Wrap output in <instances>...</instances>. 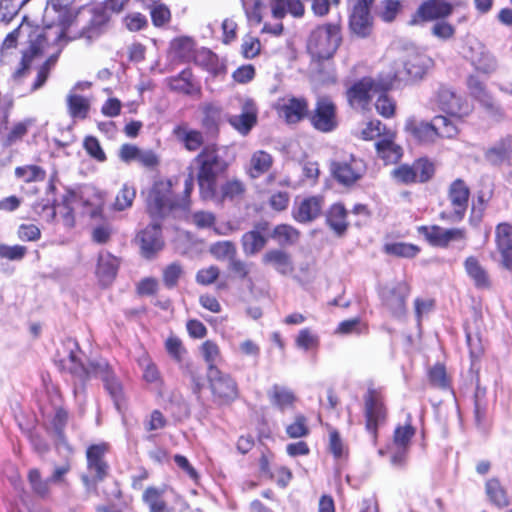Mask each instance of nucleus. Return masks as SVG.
<instances>
[{
    "label": "nucleus",
    "mask_w": 512,
    "mask_h": 512,
    "mask_svg": "<svg viewBox=\"0 0 512 512\" xmlns=\"http://www.w3.org/2000/svg\"><path fill=\"white\" fill-rule=\"evenodd\" d=\"M119 268V260L107 251H102L98 256L96 275L103 285H109L116 277Z\"/></svg>",
    "instance_id": "26"
},
{
    "label": "nucleus",
    "mask_w": 512,
    "mask_h": 512,
    "mask_svg": "<svg viewBox=\"0 0 512 512\" xmlns=\"http://www.w3.org/2000/svg\"><path fill=\"white\" fill-rule=\"evenodd\" d=\"M168 84L171 90L184 94H191L194 90L190 70H183L177 76L171 77L168 80Z\"/></svg>",
    "instance_id": "39"
},
{
    "label": "nucleus",
    "mask_w": 512,
    "mask_h": 512,
    "mask_svg": "<svg viewBox=\"0 0 512 512\" xmlns=\"http://www.w3.org/2000/svg\"><path fill=\"white\" fill-rule=\"evenodd\" d=\"M435 173L434 163L421 158L412 165L403 164L391 171L392 178L403 184L424 183L429 181Z\"/></svg>",
    "instance_id": "10"
},
{
    "label": "nucleus",
    "mask_w": 512,
    "mask_h": 512,
    "mask_svg": "<svg viewBox=\"0 0 512 512\" xmlns=\"http://www.w3.org/2000/svg\"><path fill=\"white\" fill-rule=\"evenodd\" d=\"M108 450V445L105 443L94 444L87 448V469L90 473L96 474V480H103L109 470V465L104 457Z\"/></svg>",
    "instance_id": "21"
},
{
    "label": "nucleus",
    "mask_w": 512,
    "mask_h": 512,
    "mask_svg": "<svg viewBox=\"0 0 512 512\" xmlns=\"http://www.w3.org/2000/svg\"><path fill=\"white\" fill-rule=\"evenodd\" d=\"M199 171L197 181L201 192H214L217 176L226 168L214 145L206 146L197 157Z\"/></svg>",
    "instance_id": "7"
},
{
    "label": "nucleus",
    "mask_w": 512,
    "mask_h": 512,
    "mask_svg": "<svg viewBox=\"0 0 512 512\" xmlns=\"http://www.w3.org/2000/svg\"><path fill=\"white\" fill-rule=\"evenodd\" d=\"M384 250L387 254L406 258L415 257L420 252L418 246L404 242L388 243Z\"/></svg>",
    "instance_id": "45"
},
{
    "label": "nucleus",
    "mask_w": 512,
    "mask_h": 512,
    "mask_svg": "<svg viewBox=\"0 0 512 512\" xmlns=\"http://www.w3.org/2000/svg\"><path fill=\"white\" fill-rule=\"evenodd\" d=\"M102 199L101 194H92L89 199L80 197L79 194H68L64 198L62 205L58 204L50 208L52 215L60 214L63 218V223L67 227L74 226V211L81 209V213L88 215L91 218H96L102 212Z\"/></svg>",
    "instance_id": "5"
},
{
    "label": "nucleus",
    "mask_w": 512,
    "mask_h": 512,
    "mask_svg": "<svg viewBox=\"0 0 512 512\" xmlns=\"http://www.w3.org/2000/svg\"><path fill=\"white\" fill-rule=\"evenodd\" d=\"M445 228L433 226H421L419 233L422 234L426 240L433 246L442 247Z\"/></svg>",
    "instance_id": "52"
},
{
    "label": "nucleus",
    "mask_w": 512,
    "mask_h": 512,
    "mask_svg": "<svg viewBox=\"0 0 512 512\" xmlns=\"http://www.w3.org/2000/svg\"><path fill=\"white\" fill-rule=\"evenodd\" d=\"M34 124L33 119H26L24 121L16 123L7 134L4 145L11 146L17 141L21 140L28 131V128Z\"/></svg>",
    "instance_id": "50"
},
{
    "label": "nucleus",
    "mask_w": 512,
    "mask_h": 512,
    "mask_svg": "<svg viewBox=\"0 0 512 512\" xmlns=\"http://www.w3.org/2000/svg\"><path fill=\"white\" fill-rule=\"evenodd\" d=\"M453 12V5L447 0H428L420 5L417 16L423 21L444 20Z\"/></svg>",
    "instance_id": "22"
},
{
    "label": "nucleus",
    "mask_w": 512,
    "mask_h": 512,
    "mask_svg": "<svg viewBox=\"0 0 512 512\" xmlns=\"http://www.w3.org/2000/svg\"><path fill=\"white\" fill-rule=\"evenodd\" d=\"M271 15L276 20H282L287 14L295 18H302L305 6L301 0H270Z\"/></svg>",
    "instance_id": "24"
},
{
    "label": "nucleus",
    "mask_w": 512,
    "mask_h": 512,
    "mask_svg": "<svg viewBox=\"0 0 512 512\" xmlns=\"http://www.w3.org/2000/svg\"><path fill=\"white\" fill-rule=\"evenodd\" d=\"M124 23L129 31L136 32L146 28L148 20L145 15L139 12H132L126 15Z\"/></svg>",
    "instance_id": "62"
},
{
    "label": "nucleus",
    "mask_w": 512,
    "mask_h": 512,
    "mask_svg": "<svg viewBox=\"0 0 512 512\" xmlns=\"http://www.w3.org/2000/svg\"><path fill=\"white\" fill-rule=\"evenodd\" d=\"M409 448L405 446H396L390 444L388 453L390 454V463L397 468H402L407 462Z\"/></svg>",
    "instance_id": "58"
},
{
    "label": "nucleus",
    "mask_w": 512,
    "mask_h": 512,
    "mask_svg": "<svg viewBox=\"0 0 512 512\" xmlns=\"http://www.w3.org/2000/svg\"><path fill=\"white\" fill-rule=\"evenodd\" d=\"M404 129L415 140L422 143H432L437 139L433 120L425 122L410 117L406 120Z\"/></svg>",
    "instance_id": "23"
},
{
    "label": "nucleus",
    "mask_w": 512,
    "mask_h": 512,
    "mask_svg": "<svg viewBox=\"0 0 512 512\" xmlns=\"http://www.w3.org/2000/svg\"><path fill=\"white\" fill-rule=\"evenodd\" d=\"M431 34L440 40L446 41L454 37L455 27L445 20H439L432 25Z\"/></svg>",
    "instance_id": "57"
},
{
    "label": "nucleus",
    "mask_w": 512,
    "mask_h": 512,
    "mask_svg": "<svg viewBox=\"0 0 512 512\" xmlns=\"http://www.w3.org/2000/svg\"><path fill=\"white\" fill-rule=\"evenodd\" d=\"M495 244L500 265L512 272V224L505 222L496 226Z\"/></svg>",
    "instance_id": "17"
},
{
    "label": "nucleus",
    "mask_w": 512,
    "mask_h": 512,
    "mask_svg": "<svg viewBox=\"0 0 512 512\" xmlns=\"http://www.w3.org/2000/svg\"><path fill=\"white\" fill-rule=\"evenodd\" d=\"M299 231L291 225L280 224L277 225L274 230L272 237L276 239L281 245H292L295 244L299 239Z\"/></svg>",
    "instance_id": "40"
},
{
    "label": "nucleus",
    "mask_w": 512,
    "mask_h": 512,
    "mask_svg": "<svg viewBox=\"0 0 512 512\" xmlns=\"http://www.w3.org/2000/svg\"><path fill=\"white\" fill-rule=\"evenodd\" d=\"M28 480L32 491L39 497L45 498L49 495V484L52 483L50 478L42 479L40 471L36 468L31 469L28 473Z\"/></svg>",
    "instance_id": "42"
},
{
    "label": "nucleus",
    "mask_w": 512,
    "mask_h": 512,
    "mask_svg": "<svg viewBox=\"0 0 512 512\" xmlns=\"http://www.w3.org/2000/svg\"><path fill=\"white\" fill-rule=\"evenodd\" d=\"M29 0H0V22L9 23Z\"/></svg>",
    "instance_id": "46"
},
{
    "label": "nucleus",
    "mask_w": 512,
    "mask_h": 512,
    "mask_svg": "<svg viewBox=\"0 0 512 512\" xmlns=\"http://www.w3.org/2000/svg\"><path fill=\"white\" fill-rule=\"evenodd\" d=\"M279 116L287 123H297L308 113V102L304 98L286 97L275 104Z\"/></svg>",
    "instance_id": "18"
},
{
    "label": "nucleus",
    "mask_w": 512,
    "mask_h": 512,
    "mask_svg": "<svg viewBox=\"0 0 512 512\" xmlns=\"http://www.w3.org/2000/svg\"><path fill=\"white\" fill-rule=\"evenodd\" d=\"M375 108L383 117H391L395 112V102L387 96L386 92H378Z\"/></svg>",
    "instance_id": "56"
},
{
    "label": "nucleus",
    "mask_w": 512,
    "mask_h": 512,
    "mask_svg": "<svg viewBox=\"0 0 512 512\" xmlns=\"http://www.w3.org/2000/svg\"><path fill=\"white\" fill-rule=\"evenodd\" d=\"M486 493L490 501L498 507L507 506L509 503L506 491L497 479H490L486 482Z\"/></svg>",
    "instance_id": "41"
},
{
    "label": "nucleus",
    "mask_w": 512,
    "mask_h": 512,
    "mask_svg": "<svg viewBox=\"0 0 512 512\" xmlns=\"http://www.w3.org/2000/svg\"><path fill=\"white\" fill-rule=\"evenodd\" d=\"M414 434L415 429L412 425L407 424L404 426H399L394 431L393 441L391 444H394L396 446H405L409 448L411 439L414 436Z\"/></svg>",
    "instance_id": "54"
},
{
    "label": "nucleus",
    "mask_w": 512,
    "mask_h": 512,
    "mask_svg": "<svg viewBox=\"0 0 512 512\" xmlns=\"http://www.w3.org/2000/svg\"><path fill=\"white\" fill-rule=\"evenodd\" d=\"M261 51L260 40L254 36L246 35L243 37L241 44V54L246 59H253L259 55Z\"/></svg>",
    "instance_id": "53"
},
{
    "label": "nucleus",
    "mask_w": 512,
    "mask_h": 512,
    "mask_svg": "<svg viewBox=\"0 0 512 512\" xmlns=\"http://www.w3.org/2000/svg\"><path fill=\"white\" fill-rule=\"evenodd\" d=\"M272 164V156L263 150H258L251 156L248 167V174L252 178H258L259 176L266 173L271 168Z\"/></svg>",
    "instance_id": "32"
},
{
    "label": "nucleus",
    "mask_w": 512,
    "mask_h": 512,
    "mask_svg": "<svg viewBox=\"0 0 512 512\" xmlns=\"http://www.w3.org/2000/svg\"><path fill=\"white\" fill-rule=\"evenodd\" d=\"M346 216V210L340 204L333 205L327 214V224L339 236L344 234L347 230L348 223Z\"/></svg>",
    "instance_id": "34"
},
{
    "label": "nucleus",
    "mask_w": 512,
    "mask_h": 512,
    "mask_svg": "<svg viewBox=\"0 0 512 512\" xmlns=\"http://www.w3.org/2000/svg\"><path fill=\"white\" fill-rule=\"evenodd\" d=\"M312 126L323 133L334 131L338 126L337 108L329 97H319L310 115Z\"/></svg>",
    "instance_id": "13"
},
{
    "label": "nucleus",
    "mask_w": 512,
    "mask_h": 512,
    "mask_svg": "<svg viewBox=\"0 0 512 512\" xmlns=\"http://www.w3.org/2000/svg\"><path fill=\"white\" fill-rule=\"evenodd\" d=\"M433 102L439 111L457 120L467 117L473 110L472 105L462 94L449 87H440Z\"/></svg>",
    "instance_id": "8"
},
{
    "label": "nucleus",
    "mask_w": 512,
    "mask_h": 512,
    "mask_svg": "<svg viewBox=\"0 0 512 512\" xmlns=\"http://www.w3.org/2000/svg\"><path fill=\"white\" fill-rule=\"evenodd\" d=\"M467 86L470 94L478 100L483 106L493 108L494 102L488 93L485 85L475 76H469L467 79Z\"/></svg>",
    "instance_id": "36"
},
{
    "label": "nucleus",
    "mask_w": 512,
    "mask_h": 512,
    "mask_svg": "<svg viewBox=\"0 0 512 512\" xmlns=\"http://www.w3.org/2000/svg\"><path fill=\"white\" fill-rule=\"evenodd\" d=\"M174 134L183 141L185 147L190 150H196L203 143V136L200 132L195 130L187 131L183 127H176Z\"/></svg>",
    "instance_id": "44"
},
{
    "label": "nucleus",
    "mask_w": 512,
    "mask_h": 512,
    "mask_svg": "<svg viewBox=\"0 0 512 512\" xmlns=\"http://www.w3.org/2000/svg\"><path fill=\"white\" fill-rule=\"evenodd\" d=\"M211 253L219 260L232 259L237 255L236 246L230 241H220L211 247Z\"/></svg>",
    "instance_id": "55"
},
{
    "label": "nucleus",
    "mask_w": 512,
    "mask_h": 512,
    "mask_svg": "<svg viewBox=\"0 0 512 512\" xmlns=\"http://www.w3.org/2000/svg\"><path fill=\"white\" fill-rule=\"evenodd\" d=\"M194 42L189 37H179L171 42V50L175 57L186 61L192 57Z\"/></svg>",
    "instance_id": "43"
},
{
    "label": "nucleus",
    "mask_w": 512,
    "mask_h": 512,
    "mask_svg": "<svg viewBox=\"0 0 512 512\" xmlns=\"http://www.w3.org/2000/svg\"><path fill=\"white\" fill-rule=\"evenodd\" d=\"M164 490L149 486L145 489L142 500L149 507V512H174L163 499Z\"/></svg>",
    "instance_id": "30"
},
{
    "label": "nucleus",
    "mask_w": 512,
    "mask_h": 512,
    "mask_svg": "<svg viewBox=\"0 0 512 512\" xmlns=\"http://www.w3.org/2000/svg\"><path fill=\"white\" fill-rule=\"evenodd\" d=\"M65 346L68 354L61 359L64 369L81 381L91 377H100L103 381H108L111 372L105 360H94L85 365L79 357L80 349L76 341L68 339Z\"/></svg>",
    "instance_id": "4"
},
{
    "label": "nucleus",
    "mask_w": 512,
    "mask_h": 512,
    "mask_svg": "<svg viewBox=\"0 0 512 512\" xmlns=\"http://www.w3.org/2000/svg\"><path fill=\"white\" fill-rule=\"evenodd\" d=\"M434 127L438 137L452 138L459 132L457 119H450L446 116L438 115L433 118Z\"/></svg>",
    "instance_id": "37"
},
{
    "label": "nucleus",
    "mask_w": 512,
    "mask_h": 512,
    "mask_svg": "<svg viewBox=\"0 0 512 512\" xmlns=\"http://www.w3.org/2000/svg\"><path fill=\"white\" fill-rule=\"evenodd\" d=\"M429 381L433 387L439 389H448L450 387V380L447 376L446 369L442 364H435L430 368L429 373Z\"/></svg>",
    "instance_id": "47"
},
{
    "label": "nucleus",
    "mask_w": 512,
    "mask_h": 512,
    "mask_svg": "<svg viewBox=\"0 0 512 512\" xmlns=\"http://www.w3.org/2000/svg\"><path fill=\"white\" fill-rule=\"evenodd\" d=\"M17 178L25 182H33L43 180L45 171L37 165H25L15 169Z\"/></svg>",
    "instance_id": "48"
},
{
    "label": "nucleus",
    "mask_w": 512,
    "mask_h": 512,
    "mask_svg": "<svg viewBox=\"0 0 512 512\" xmlns=\"http://www.w3.org/2000/svg\"><path fill=\"white\" fill-rule=\"evenodd\" d=\"M465 58L476 71L482 74H492L496 71L498 63L494 55L478 39H469L465 50Z\"/></svg>",
    "instance_id": "12"
},
{
    "label": "nucleus",
    "mask_w": 512,
    "mask_h": 512,
    "mask_svg": "<svg viewBox=\"0 0 512 512\" xmlns=\"http://www.w3.org/2000/svg\"><path fill=\"white\" fill-rule=\"evenodd\" d=\"M403 78L404 72L399 70L385 77H364L348 89V101L352 107L364 109L378 92H387L395 80Z\"/></svg>",
    "instance_id": "3"
},
{
    "label": "nucleus",
    "mask_w": 512,
    "mask_h": 512,
    "mask_svg": "<svg viewBox=\"0 0 512 512\" xmlns=\"http://www.w3.org/2000/svg\"><path fill=\"white\" fill-rule=\"evenodd\" d=\"M373 2L374 0H349L352 7L350 29L360 37H366L371 31L370 6Z\"/></svg>",
    "instance_id": "15"
},
{
    "label": "nucleus",
    "mask_w": 512,
    "mask_h": 512,
    "mask_svg": "<svg viewBox=\"0 0 512 512\" xmlns=\"http://www.w3.org/2000/svg\"><path fill=\"white\" fill-rule=\"evenodd\" d=\"M183 275L182 266L173 262L163 269L162 278L163 283L168 289H172L177 286L179 279Z\"/></svg>",
    "instance_id": "51"
},
{
    "label": "nucleus",
    "mask_w": 512,
    "mask_h": 512,
    "mask_svg": "<svg viewBox=\"0 0 512 512\" xmlns=\"http://www.w3.org/2000/svg\"><path fill=\"white\" fill-rule=\"evenodd\" d=\"M242 247L246 255L258 253L266 245V238L258 231H249L242 236Z\"/></svg>",
    "instance_id": "38"
},
{
    "label": "nucleus",
    "mask_w": 512,
    "mask_h": 512,
    "mask_svg": "<svg viewBox=\"0 0 512 512\" xmlns=\"http://www.w3.org/2000/svg\"><path fill=\"white\" fill-rule=\"evenodd\" d=\"M150 14L152 23L156 27H162L166 25L171 19L170 10L163 4L153 6Z\"/></svg>",
    "instance_id": "61"
},
{
    "label": "nucleus",
    "mask_w": 512,
    "mask_h": 512,
    "mask_svg": "<svg viewBox=\"0 0 512 512\" xmlns=\"http://www.w3.org/2000/svg\"><path fill=\"white\" fill-rule=\"evenodd\" d=\"M69 115L74 119H85L90 109V101L77 93L70 91L67 95Z\"/></svg>",
    "instance_id": "33"
},
{
    "label": "nucleus",
    "mask_w": 512,
    "mask_h": 512,
    "mask_svg": "<svg viewBox=\"0 0 512 512\" xmlns=\"http://www.w3.org/2000/svg\"><path fill=\"white\" fill-rule=\"evenodd\" d=\"M146 203L153 222L142 231L140 242L143 255L151 258L164 246L157 220L168 215L184 217L190 210V194H148Z\"/></svg>",
    "instance_id": "1"
},
{
    "label": "nucleus",
    "mask_w": 512,
    "mask_h": 512,
    "mask_svg": "<svg viewBox=\"0 0 512 512\" xmlns=\"http://www.w3.org/2000/svg\"><path fill=\"white\" fill-rule=\"evenodd\" d=\"M268 397L271 404L281 411L292 407L295 401V395L290 389L277 384L268 391Z\"/></svg>",
    "instance_id": "31"
},
{
    "label": "nucleus",
    "mask_w": 512,
    "mask_h": 512,
    "mask_svg": "<svg viewBox=\"0 0 512 512\" xmlns=\"http://www.w3.org/2000/svg\"><path fill=\"white\" fill-rule=\"evenodd\" d=\"M464 266L467 274L473 279L477 287L485 288L489 286L488 274L475 257H468Z\"/></svg>",
    "instance_id": "35"
},
{
    "label": "nucleus",
    "mask_w": 512,
    "mask_h": 512,
    "mask_svg": "<svg viewBox=\"0 0 512 512\" xmlns=\"http://www.w3.org/2000/svg\"><path fill=\"white\" fill-rule=\"evenodd\" d=\"M378 156L385 164H395L402 157V148L393 140V135H389L376 143Z\"/></svg>",
    "instance_id": "29"
},
{
    "label": "nucleus",
    "mask_w": 512,
    "mask_h": 512,
    "mask_svg": "<svg viewBox=\"0 0 512 512\" xmlns=\"http://www.w3.org/2000/svg\"><path fill=\"white\" fill-rule=\"evenodd\" d=\"M340 41L339 26L325 24L318 26L311 32L307 42V50L314 59H329L336 52Z\"/></svg>",
    "instance_id": "6"
},
{
    "label": "nucleus",
    "mask_w": 512,
    "mask_h": 512,
    "mask_svg": "<svg viewBox=\"0 0 512 512\" xmlns=\"http://www.w3.org/2000/svg\"><path fill=\"white\" fill-rule=\"evenodd\" d=\"M485 159L492 165L512 164V138H505L485 152Z\"/></svg>",
    "instance_id": "27"
},
{
    "label": "nucleus",
    "mask_w": 512,
    "mask_h": 512,
    "mask_svg": "<svg viewBox=\"0 0 512 512\" xmlns=\"http://www.w3.org/2000/svg\"><path fill=\"white\" fill-rule=\"evenodd\" d=\"M229 124L240 134L247 135L257 123V108L253 100L245 99L241 103V113L231 115Z\"/></svg>",
    "instance_id": "19"
},
{
    "label": "nucleus",
    "mask_w": 512,
    "mask_h": 512,
    "mask_svg": "<svg viewBox=\"0 0 512 512\" xmlns=\"http://www.w3.org/2000/svg\"><path fill=\"white\" fill-rule=\"evenodd\" d=\"M243 5L247 18L256 24L261 23L263 18L262 10L264 8L263 2L261 0H248Z\"/></svg>",
    "instance_id": "60"
},
{
    "label": "nucleus",
    "mask_w": 512,
    "mask_h": 512,
    "mask_svg": "<svg viewBox=\"0 0 512 512\" xmlns=\"http://www.w3.org/2000/svg\"><path fill=\"white\" fill-rule=\"evenodd\" d=\"M330 169L339 183L349 186L362 177L366 166L362 159L352 156L350 162H332Z\"/></svg>",
    "instance_id": "16"
},
{
    "label": "nucleus",
    "mask_w": 512,
    "mask_h": 512,
    "mask_svg": "<svg viewBox=\"0 0 512 512\" xmlns=\"http://www.w3.org/2000/svg\"><path fill=\"white\" fill-rule=\"evenodd\" d=\"M295 342L297 347L309 350L318 346L319 338L317 335L313 334L311 330L305 328L299 331Z\"/></svg>",
    "instance_id": "59"
},
{
    "label": "nucleus",
    "mask_w": 512,
    "mask_h": 512,
    "mask_svg": "<svg viewBox=\"0 0 512 512\" xmlns=\"http://www.w3.org/2000/svg\"><path fill=\"white\" fill-rule=\"evenodd\" d=\"M309 432L307 418L302 414L296 415L294 421L286 426L287 435L293 439L306 437Z\"/></svg>",
    "instance_id": "49"
},
{
    "label": "nucleus",
    "mask_w": 512,
    "mask_h": 512,
    "mask_svg": "<svg viewBox=\"0 0 512 512\" xmlns=\"http://www.w3.org/2000/svg\"><path fill=\"white\" fill-rule=\"evenodd\" d=\"M84 148L87 151V153L96 159L97 161L103 162L106 160V155L99 143V141L93 137L88 136L84 139Z\"/></svg>",
    "instance_id": "63"
},
{
    "label": "nucleus",
    "mask_w": 512,
    "mask_h": 512,
    "mask_svg": "<svg viewBox=\"0 0 512 512\" xmlns=\"http://www.w3.org/2000/svg\"><path fill=\"white\" fill-rule=\"evenodd\" d=\"M168 354L176 361L180 362L186 353L185 348L179 338L171 336L165 342Z\"/></svg>",
    "instance_id": "64"
},
{
    "label": "nucleus",
    "mask_w": 512,
    "mask_h": 512,
    "mask_svg": "<svg viewBox=\"0 0 512 512\" xmlns=\"http://www.w3.org/2000/svg\"><path fill=\"white\" fill-rule=\"evenodd\" d=\"M433 64L431 57L421 53L410 55L403 63L405 74L413 79L422 78Z\"/></svg>",
    "instance_id": "28"
},
{
    "label": "nucleus",
    "mask_w": 512,
    "mask_h": 512,
    "mask_svg": "<svg viewBox=\"0 0 512 512\" xmlns=\"http://www.w3.org/2000/svg\"><path fill=\"white\" fill-rule=\"evenodd\" d=\"M29 37V47L23 52L21 67L16 71L17 76H22L30 67L34 58L41 55L46 44L52 40L59 42L63 37V31L59 28H48L45 31L33 28L25 19L12 32H10L2 43V50L13 49L17 46L20 37Z\"/></svg>",
    "instance_id": "2"
},
{
    "label": "nucleus",
    "mask_w": 512,
    "mask_h": 512,
    "mask_svg": "<svg viewBox=\"0 0 512 512\" xmlns=\"http://www.w3.org/2000/svg\"><path fill=\"white\" fill-rule=\"evenodd\" d=\"M363 400L366 429L376 436L377 428L385 421L387 414L383 396L380 390L369 387Z\"/></svg>",
    "instance_id": "11"
},
{
    "label": "nucleus",
    "mask_w": 512,
    "mask_h": 512,
    "mask_svg": "<svg viewBox=\"0 0 512 512\" xmlns=\"http://www.w3.org/2000/svg\"><path fill=\"white\" fill-rule=\"evenodd\" d=\"M411 288L406 281H399L382 287L379 297L384 309L396 319H402L407 312L406 300L410 295Z\"/></svg>",
    "instance_id": "9"
},
{
    "label": "nucleus",
    "mask_w": 512,
    "mask_h": 512,
    "mask_svg": "<svg viewBox=\"0 0 512 512\" xmlns=\"http://www.w3.org/2000/svg\"><path fill=\"white\" fill-rule=\"evenodd\" d=\"M265 265L273 267L282 275H289L294 271L291 255L282 249L268 250L262 257Z\"/></svg>",
    "instance_id": "25"
},
{
    "label": "nucleus",
    "mask_w": 512,
    "mask_h": 512,
    "mask_svg": "<svg viewBox=\"0 0 512 512\" xmlns=\"http://www.w3.org/2000/svg\"><path fill=\"white\" fill-rule=\"evenodd\" d=\"M207 377L211 391L219 402L227 403L237 397V384L229 374L222 372L216 366H211L208 368Z\"/></svg>",
    "instance_id": "14"
},
{
    "label": "nucleus",
    "mask_w": 512,
    "mask_h": 512,
    "mask_svg": "<svg viewBox=\"0 0 512 512\" xmlns=\"http://www.w3.org/2000/svg\"><path fill=\"white\" fill-rule=\"evenodd\" d=\"M323 200L321 196H310L295 203L292 215L299 223H309L321 215Z\"/></svg>",
    "instance_id": "20"
}]
</instances>
